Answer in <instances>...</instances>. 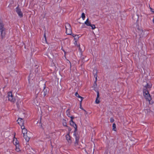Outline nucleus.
<instances>
[{"label":"nucleus","mask_w":154,"mask_h":154,"mask_svg":"<svg viewBox=\"0 0 154 154\" xmlns=\"http://www.w3.org/2000/svg\"><path fill=\"white\" fill-rule=\"evenodd\" d=\"M74 44L75 45H76L79 48V51L80 52H81L82 50L81 49V48L80 47V45L79 44H78L77 43V42L76 41L74 42Z\"/></svg>","instance_id":"6ab92c4d"},{"label":"nucleus","mask_w":154,"mask_h":154,"mask_svg":"<svg viewBox=\"0 0 154 154\" xmlns=\"http://www.w3.org/2000/svg\"><path fill=\"white\" fill-rule=\"evenodd\" d=\"M143 96L146 99L150 102V101L152 99L150 94H149L148 91L144 90V91H143Z\"/></svg>","instance_id":"423d86ee"},{"label":"nucleus","mask_w":154,"mask_h":154,"mask_svg":"<svg viewBox=\"0 0 154 154\" xmlns=\"http://www.w3.org/2000/svg\"><path fill=\"white\" fill-rule=\"evenodd\" d=\"M15 134H16V133H14V137H15Z\"/></svg>","instance_id":"c03bdc74"},{"label":"nucleus","mask_w":154,"mask_h":154,"mask_svg":"<svg viewBox=\"0 0 154 154\" xmlns=\"http://www.w3.org/2000/svg\"><path fill=\"white\" fill-rule=\"evenodd\" d=\"M41 128H43V127H42V125H41Z\"/></svg>","instance_id":"37998d69"},{"label":"nucleus","mask_w":154,"mask_h":154,"mask_svg":"<svg viewBox=\"0 0 154 154\" xmlns=\"http://www.w3.org/2000/svg\"><path fill=\"white\" fill-rule=\"evenodd\" d=\"M22 132L23 134V135L24 134H27V130L26 129H24L22 130Z\"/></svg>","instance_id":"412c9836"},{"label":"nucleus","mask_w":154,"mask_h":154,"mask_svg":"<svg viewBox=\"0 0 154 154\" xmlns=\"http://www.w3.org/2000/svg\"><path fill=\"white\" fill-rule=\"evenodd\" d=\"M72 35V36L74 37H75L77 35H75V34H73Z\"/></svg>","instance_id":"ea45409f"},{"label":"nucleus","mask_w":154,"mask_h":154,"mask_svg":"<svg viewBox=\"0 0 154 154\" xmlns=\"http://www.w3.org/2000/svg\"><path fill=\"white\" fill-rule=\"evenodd\" d=\"M13 143L14 145H19V142L17 140V138L15 137H14L13 140Z\"/></svg>","instance_id":"dca6fc26"},{"label":"nucleus","mask_w":154,"mask_h":154,"mask_svg":"<svg viewBox=\"0 0 154 154\" xmlns=\"http://www.w3.org/2000/svg\"><path fill=\"white\" fill-rule=\"evenodd\" d=\"M17 122H18V123L21 126L22 125H23V121L22 119L19 118H18L17 120Z\"/></svg>","instance_id":"ddd939ff"},{"label":"nucleus","mask_w":154,"mask_h":154,"mask_svg":"<svg viewBox=\"0 0 154 154\" xmlns=\"http://www.w3.org/2000/svg\"><path fill=\"white\" fill-rule=\"evenodd\" d=\"M37 66L36 65H35L36 69L35 70V72H36V73H38V72L39 70H40V68H39L38 69V67H37Z\"/></svg>","instance_id":"bb28decb"},{"label":"nucleus","mask_w":154,"mask_h":154,"mask_svg":"<svg viewBox=\"0 0 154 154\" xmlns=\"http://www.w3.org/2000/svg\"><path fill=\"white\" fill-rule=\"evenodd\" d=\"M44 37L45 38V41L46 42H47L46 38V35H45V33L44 34Z\"/></svg>","instance_id":"72a5a7b5"},{"label":"nucleus","mask_w":154,"mask_h":154,"mask_svg":"<svg viewBox=\"0 0 154 154\" xmlns=\"http://www.w3.org/2000/svg\"><path fill=\"white\" fill-rule=\"evenodd\" d=\"M8 100L9 101L12 103H14L15 102V99L14 98L11 92H10L8 93Z\"/></svg>","instance_id":"1a4fd4ad"},{"label":"nucleus","mask_w":154,"mask_h":154,"mask_svg":"<svg viewBox=\"0 0 154 154\" xmlns=\"http://www.w3.org/2000/svg\"><path fill=\"white\" fill-rule=\"evenodd\" d=\"M70 124L72 126L74 127L75 129L74 132V133H75L77 130V126L76 124L73 122V120H72V121L70 122Z\"/></svg>","instance_id":"f8f14e48"},{"label":"nucleus","mask_w":154,"mask_h":154,"mask_svg":"<svg viewBox=\"0 0 154 154\" xmlns=\"http://www.w3.org/2000/svg\"><path fill=\"white\" fill-rule=\"evenodd\" d=\"M43 89L42 90V91L41 92V95L42 97H44L48 93V88H45V85L44 83H43Z\"/></svg>","instance_id":"0eeeda50"},{"label":"nucleus","mask_w":154,"mask_h":154,"mask_svg":"<svg viewBox=\"0 0 154 154\" xmlns=\"http://www.w3.org/2000/svg\"><path fill=\"white\" fill-rule=\"evenodd\" d=\"M74 136L75 139V141L74 142L75 146L77 148H80V147L79 146V137L75 134V133L74 134Z\"/></svg>","instance_id":"6e6552de"},{"label":"nucleus","mask_w":154,"mask_h":154,"mask_svg":"<svg viewBox=\"0 0 154 154\" xmlns=\"http://www.w3.org/2000/svg\"><path fill=\"white\" fill-rule=\"evenodd\" d=\"M66 139L68 142V144L70 145L72 143V141L71 139V137L69 134V132L66 135Z\"/></svg>","instance_id":"9b49d317"},{"label":"nucleus","mask_w":154,"mask_h":154,"mask_svg":"<svg viewBox=\"0 0 154 154\" xmlns=\"http://www.w3.org/2000/svg\"><path fill=\"white\" fill-rule=\"evenodd\" d=\"M71 118V120L70 121H72V120H73V119H74V117H73L72 116H71V117H69Z\"/></svg>","instance_id":"e433bc0d"},{"label":"nucleus","mask_w":154,"mask_h":154,"mask_svg":"<svg viewBox=\"0 0 154 154\" xmlns=\"http://www.w3.org/2000/svg\"><path fill=\"white\" fill-rule=\"evenodd\" d=\"M79 38L78 35H77L74 38V39L75 40H77Z\"/></svg>","instance_id":"c85d7f7f"},{"label":"nucleus","mask_w":154,"mask_h":154,"mask_svg":"<svg viewBox=\"0 0 154 154\" xmlns=\"http://www.w3.org/2000/svg\"><path fill=\"white\" fill-rule=\"evenodd\" d=\"M66 33L67 34L71 35L72 33L71 27L69 24L66 23L65 24Z\"/></svg>","instance_id":"f03ea898"},{"label":"nucleus","mask_w":154,"mask_h":154,"mask_svg":"<svg viewBox=\"0 0 154 154\" xmlns=\"http://www.w3.org/2000/svg\"><path fill=\"white\" fill-rule=\"evenodd\" d=\"M33 103L34 105H35L37 106H38L39 104L37 100L36 99L33 100Z\"/></svg>","instance_id":"aec40b11"},{"label":"nucleus","mask_w":154,"mask_h":154,"mask_svg":"<svg viewBox=\"0 0 154 154\" xmlns=\"http://www.w3.org/2000/svg\"><path fill=\"white\" fill-rule=\"evenodd\" d=\"M48 109L49 110L51 111V109H52V108H51V107H49L48 108Z\"/></svg>","instance_id":"58836bf2"},{"label":"nucleus","mask_w":154,"mask_h":154,"mask_svg":"<svg viewBox=\"0 0 154 154\" xmlns=\"http://www.w3.org/2000/svg\"><path fill=\"white\" fill-rule=\"evenodd\" d=\"M150 9L151 11L152 12V8H151L150 7Z\"/></svg>","instance_id":"79ce46f5"},{"label":"nucleus","mask_w":154,"mask_h":154,"mask_svg":"<svg viewBox=\"0 0 154 154\" xmlns=\"http://www.w3.org/2000/svg\"><path fill=\"white\" fill-rule=\"evenodd\" d=\"M3 23L2 22H0V32L1 36L2 39L5 37L6 34L5 29Z\"/></svg>","instance_id":"f257e3e1"},{"label":"nucleus","mask_w":154,"mask_h":154,"mask_svg":"<svg viewBox=\"0 0 154 154\" xmlns=\"http://www.w3.org/2000/svg\"><path fill=\"white\" fill-rule=\"evenodd\" d=\"M94 77L95 78V81H97V75L96 74L94 75Z\"/></svg>","instance_id":"c756f323"},{"label":"nucleus","mask_w":154,"mask_h":154,"mask_svg":"<svg viewBox=\"0 0 154 154\" xmlns=\"http://www.w3.org/2000/svg\"><path fill=\"white\" fill-rule=\"evenodd\" d=\"M143 85L144 87L143 88V91L144 90L148 91V89H150L152 87V84L150 83H148L146 82H144L143 83Z\"/></svg>","instance_id":"20e7f679"},{"label":"nucleus","mask_w":154,"mask_h":154,"mask_svg":"<svg viewBox=\"0 0 154 154\" xmlns=\"http://www.w3.org/2000/svg\"><path fill=\"white\" fill-rule=\"evenodd\" d=\"M80 109H81L82 110H84V109L82 106V104H81L80 103Z\"/></svg>","instance_id":"f704fd0d"},{"label":"nucleus","mask_w":154,"mask_h":154,"mask_svg":"<svg viewBox=\"0 0 154 154\" xmlns=\"http://www.w3.org/2000/svg\"><path fill=\"white\" fill-rule=\"evenodd\" d=\"M63 124L64 126H67L65 120L63 119Z\"/></svg>","instance_id":"5701e85b"},{"label":"nucleus","mask_w":154,"mask_h":154,"mask_svg":"<svg viewBox=\"0 0 154 154\" xmlns=\"http://www.w3.org/2000/svg\"><path fill=\"white\" fill-rule=\"evenodd\" d=\"M68 130H69V132L71 130V129L70 128H69Z\"/></svg>","instance_id":"a19ab883"},{"label":"nucleus","mask_w":154,"mask_h":154,"mask_svg":"<svg viewBox=\"0 0 154 154\" xmlns=\"http://www.w3.org/2000/svg\"><path fill=\"white\" fill-rule=\"evenodd\" d=\"M77 97L81 99V100H80V103L82 104V101L83 99V97H82L81 96H79V95H78V96Z\"/></svg>","instance_id":"b1692460"},{"label":"nucleus","mask_w":154,"mask_h":154,"mask_svg":"<svg viewBox=\"0 0 154 154\" xmlns=\"http://www.w3.org/2000/svg\"><path fill=\"white\" fill-rule=\"evenodd\" d=\"M23 137L26 141H28L29 140L30 137L28 136L27 134L24 135Z\"/></svg>","instance_id":"a211bd4d"},{"label":"nucleus","mask_w":154,"mask_h":154,"mask_svg":"<svg viewBox=\"0 0 154 154\" xmlns=\"http://www.w3.org/2000/svg\"><path fill=\"white\" fill-rule=\"evenodd\" d=\"M64 52H65V54H66V52L65 51H64Z\"/></svg>","instance_id":"49530a36"},{"label":"nucleus","mask_w":154,"mask_h":154,"mask_svg":"<svg viewBox=\"0 0 154 154\" xmlns=\"http://www.w3.org/2000/svg\"><path fill=\"white\" fill-rule=\"evenodd\" d=\"M82 17L83 20H84L85 18V16L84 13H83L82 14Z\"/></svg>","instance_id":"cd10ccee"},{"label":"nucleus","mask_w":154,"mask_h":154,"mask_svg":"<svg viewBox=\"0 0 154 154\" xmlns=\"http://www.w3.org/2000/svg\"><path fill=\"white\" fill-rule=\"evenodd\" d=\"M133 27L135 29L136 31L140 34H141L143 33V30L137 23L134 24L133 25Z\"/></svg>","instance_id":"7ed1b4c3"},{"label":"nucleus","mask_w":154,"mask_h":154,"mask_svg":"<svg viewBox=\"0 0 154 154\" xmlns=\"http://www.w3.org/2000/svg\"><path fill=\"white\" fill-rule=\"evenodd\" d=\"M21 128L22 129V130H23V129H25V127H24V125H21Z\"/></svg>","instance_id":"7c9ffc66"},{"label":"nucleus","mask_w":154,"mask_h":154,"mask_svg":"<svg viewBox=\"0 0 154 154\" xmlns=\"http://www.w3.org/2000/svg\"><path fill=\"white\" fill-rule=\"evenodd\" d=\"M96 82H97V81H95V82H94V86H93V87H94V89L95 91H96L95 89H96V87L97 86V84L96 83Z\"/></svg>","instance_id":"a878e982"},{"label":"nucleus","mask_w":154,"mask_h":154,"mask_svg":"<svg viewBox=\"0 0 154 154\" xmlns=\"http://www.w3.org/2000/svg\"><path fill=\"white\" fill-rule=\"evenodd\" d=\"M147 111L148 112V114L151 115V112H150V111L149 109H148V110H147Z\"/></svg>","instance_id":"473e14b6"},{"label":"nucleus","mask_w":154,"mask_h":154,"mask_svg":"<svg viewBox=\"0 0 154 154\" xmlns=\"http://www.w3.org/2000/svg\"><path fill=\"white\" fill-rule=\"evenodd\" d=\"M15 146H16V149H15L16 151L17 152H20L21 150H20V146H19V144L15 145Z\"/></svg>","instance_id":"f3484780"},{"label":"nucleus","mask_w":154,"mask_h":154,"mask_svg":"<svg viewBox=\"0 0 154 154\" xmlns=\"http://www.w3.org/2000/svg\"><path fill=\"white\" fill-rule=\"evenodd\" d=\"M16 11L18 14L19 16L20 17H23V13L20 9L19 8H17Z\"/></svg>","instance_id":"2eb2a0df"},{"label":"nucleus","mask_w":154,"mask_h":154,"mask_svg":"<svg viewBox=\"0 0 154 154\" xmlns=\"http://www.w3.org/2000/svg\"><path fill=\"white\" fill-rule=\"evenodd\" d=\"M94 150L93 151V153H94Z\"/></svg>","instance_id":"a18cd8bd"},{"label":"nucleus","mask_w":154,"mask_h":154,"mask_svg":"<svg viewBox=\"0 0 154 154\" xmlns=\"http://www.w3.org/2000/svg\"><path fill=\"white\" fill-rule=\"evenodd\" d=\"M110 120V122H112L114 121V119L113 118H111Z\"/></svg>","instance_id":"2f4dec72"},{"label":"nucleus","mask_w":154,"mask_h":154,"mask_svg":"<svg viewBox=\"0 0 154 154\" xmlns=\"http://www.w3.org/2000/svg\"><path fill=\"white\" fill-rule=\"evenodd\" d=\"M143 96L146 99L150 102V101L152 99L150 94H149L148 91L144 90V91H143Z\"/></svg>","instance_id":"39448f33"},{"label":"nucleus","mask_w":154,"mask_h":154,"mask_svg":"<svg viewBox=\"0 0 154 154\" xmlns=\"http://www.w3.org/2000/svg\"><path fill=\"white\" fill-rule=\"evenodd\" d=\"M97 97L95 100V103L97 104H98L100 103V100L99 99H98L99 97V91H97Z\"/></svg>","instance_id":"4468645a"},{"label":"nucleus","mask_w":154,"mask_h":154,"mask_svg":"<svg viewBox=\"0 0 154 154\" xmlns=\"http://www.w3.org/2000/svg\"><path fill=\"white\" fill-rule=\"evenodd\" d=\"M66 115L69 117H70L69 116L70 115V111L68 109L67 110L66 112Z\"/></svg>","instance_id":"393cba45"},{"label":"nucleus","mask_w":154,"mask_h":154,"mask_svg":"<svg viewBox=\"0 0 154 154\" xmlns=\"http://www.w3.org/2000/svg\"><path fill=\"white\" fill-rule=\"evenodd\" d=\"M112 130L115 131H116V125L115 123H113L112 125Z\"/></svg>","instance_id":"4be33fe9"},{"label":"nucleus","mask_w":154,"mask_h":154,"mask_svg":"<svg viewBox=\"0 0 154 154\" xmlns=\"http://www.w3.org/2000/svg\"><path fill=\"white\" fill-rule=\"evenodd\" d=\"M75 96L76 97H77L78 96V95H79V94L77 92H76V93H75Z\"/></svg>","instance_id":"4c0bfd02"},{"label":"nucleus","mask_w":154,"mask_h":154,"mask_svg":"<svg viewBox=\"0 0 154 154\" xmlns=\"http://www.w3.org/2000/svg\"><path fill=\"white\" fill-rule=\"evenodd\" d=\"M85 24L88 26H90L91 27L92 29H94L96 28L95 25L94 24H91L90 21L89 20V19L88 18L86 21L85 22Z\"/></svg>","instance_id":"9d476101"},{"label":"nucleus","mask_w":154,"mask_h":154,"mask_svg":"<svg viewBox=\"0 0 154 154\" xmlns=\"http://www.w3.org/2000/svg\"><path fill=\"white\" fill-rule=\"evenodd\" d=\"M83 110L85 112V116H86V115H87L88 114V112L84 109V110Z\"/></svg>","instance_id":"c9c22d12"}]
</instances>
